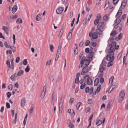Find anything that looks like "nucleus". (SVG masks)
I'll list each match as a JSON object with an SVG mask.
<instances>
[{"label": "nucleus", "mask_w": 128, "mask_h": 128, "mask_svg": "<svg viewBox=\"0 0 128 128\" xmlns=\"http://www.w3.org/2000/svg\"><path fill=\"white\" fill-rule=\"evenodd\" d=\"M114 52L112 51H109L108 54L106 56V60L108 61H113L114 59Z\"/></svg>", "instance_id": "obj_1"}, {"label": "nucleus", "mask_w": 128, "mask_h": 128, "mask_svg": "<svg viewBox=\"0 0 128 128\" xmlns=\"http://www.w3.org/2000/svg\"><path fill=\"white\" fill-rule=\"evenodd\" d=\"M111 42V44H110L108 45L110 47L109 48L110 50L114 52V47L116 44V42Z\"/></svg>", "instance_id": "obj_2"}, {"label": "nucleus", "mask_w": 128, "mask_h": 128, "mask_svg": "<svg viewBox=\"0 0 128 128\" xmlns=\"http://www.w3.org/2000/svg\"><path fill=\"white\" fill-rule=\"evenodd\" d=\"M125 93L124 91H121L119 97L118 102H121L123 100L125 96Z\"/></svg>", "instance_id": "obj_3"}, {"label": "nucleus", "mask_w": 128, "mask_h": 128, "mask_svg": "<svg viewBox=\"0 0 128 128\" xmlns=\"http://www.w3.org/2000/svg\"><path fill=\"white\" fill-rule=\"evenodd\" d=\"M90 69V67L88 66H86L83 68L82 71L81 73V74L83 75H84L85 74L88 72L89 70Z\"/></svg>", "instance_id": "obj_4"}, {"label": "nucleus", "mask_w": 128, "mask_h": 128, "mask_svg": "<svg viewBox=\"0 0 128 128\" xmlns=\"http://www.w3.org/2000/svg\"><path fill=\"white\" fill-rule=\"evenodd\" d=\"M89 36L90 37H92V38L93 39H96L98 37L96 33V32H94L93 33L92 32H91L89 34Z\"/></svg>", "instance_id": "obj_5"}, {"label": "nucleus", "mask_w": 128, "mask_h": 128, "mask_svg": "<svg viewBox=\"0 0 128 128\" xmlns=\"http://www.w3.org/2000/svg\"><path fill=\"white\" fill-rule=\"evenodd\" d=\"M104 22H99L97 26L98 28L101 30L103 29L104 27Z\"/></svg>", "instance_id": "obj_6"}, {"label": "nucleus", "mask_w": 128, "mask_h": 128, "mask_svg": "<svg viewBox=\"0 0 128 128\" xmlns=\"http://www.w3.org/2000/svg\"><path fill=\"white\" fill-rule=\"evenodd\" d=\"M64 9V8L63 7H60L56 10V12L58 14H60L62 12Z\"/></svg>", "instance_id": "obj_7"}, {"label": "nucleus", "mask_w": 128, "mask_h": 128, "mask_svg": "<svg viewBox=\"0 0 128 128\" xmlns=\"http://www.w3.org/2000/svg\"><path fill=\"white\" fill-rule=\"evenodd\" d=\"M87 84L89 85H91L92 82V78L91 77H90L88 78L87 80Z\"/></svg>", "instance_id": "obj_8"}, {"label": "nucleus", "mask_w": 128, "mask_h": 128, "mask_svg": "<svg viewBox=\"0 0 128 128\" xmlns=\"http://www.w3.org/2000/svg\"><path fill=\"white\" fill-rule=\"evenodd\" d=\"M62 45V42L59 44L58 46V49L57 52V54H60V53Z\"/></svg>", "instance_id": "obj_9"}, {"label": "nucleus", "mask_w": 128, "mask_h": 128, "mask_svg": "<svg viewBox=\"0 0 128 128\" xmlns=\"http://www.w3.org/2000/svg\"><path fill=\"white\" fill-rule=\"evenodd\" d=\"M114 84H113L109 89V91L108 92L109 93H110L116 87L115 85H114Z\"/></svg>", "instance_id": "obj_10"}, {"label": "nucleus", "mask_w": 128, "mask_h": 128, "mask_svg": "<svg viewBox=\"0 0 128 128\" xmlns=\"http://www.w3.org/2000/svg\"><path fill=\"white\" fill-rule=\"evenodd\" d=\"M18 9V7L16 5H14L12 10V12L14 14L17 10Z\"/></svg>", "instance_id": "obj_11"}, {"label": "nucleus", "mask_w": 128, "mask_h": 128, "mask_svg": "<svg viewBox=\"0 0 128 128\" xmlns=\"http://www.w3.org/2000/svg\"><path fill=\"white\" fill-rule=\"evenodd\" d=\"M122 19L120 17H118L116 20V25L118 24L121 22Z\"/></svg>", "instance_id": "obj_12"}, {"label": "nucleus", "mask_w": 128, "mask_h": 128, "mask_svg": "<svg viewBox=\"0 0 128 128\" xmlns=\"http://www.w3.org/2000/svg\"><path fill=\"white\" fill-rule=\"evenodd\" d=\"M126 1L125 0L122 1V2L121 8H124L126 6Z\"/></svg>", "instance_id": "obj_13"}, {"label": "nucleus", "mask_w": 128, "mask_h": 128, "mask_svg": "<svg viewBox=\"0 0 128 128\" xmlns=\"http://www.w3.org/2000/svg\"><path fill=\"white\" fill-rule=\"evenodd\" d=\"M96 124L97 126H99L102 123V120H100L99 118H98L96 120Z\"/></svg>", "instance_id": "obj_14"}, {"label": "nucleus", "mask_w": 128, "mask_h": 128, "mask_svg": "<svg viewBox=\"0 0 128 128\" xmlns=\"http://www.w3.org/2000/svg\"><path fill=\"white\" fill-rule=\"evenodd\" d=\"M92 60V59H91V60L89 59H86L84 63L85 64L86 66H88L90 62Z\"/></svg>", "instance_id": "obj_15"}, {"label": "nucleus", "mask_w": 128, "mask_h": 128, "mask_svg": "<svg viewBox=\"0 0 128 128\" xmlns=\"http://www.w3.org/2000/svg\"><path fill=\"white\" fill-rule=\"evenodd\" d=\"M99 82V80L98 78H96L94 81V86H97Z\"/></svg>", "instance_id": "obj_16"}, {"label": "nucleus", "mask_w": 128, "mask_h": 128, "mask_svg": "<svg viewBox=\"0 0 128 128\" xmlns=\"http://www.w3.org/2000/svg\"><path fill=\"white\" fill-rule=\"evenodd\" d=\"M24 72V71L23 70H20L18 72V76H22Z\"/></svg>", "instance_id": "obj_17"}, {"label": "nucleus", "mask_w": 128, "mask_h": 128, "mask_svg": "<svg viewBox=\"0 0 128 128\" xmlns=\"http://www.w3.org/2000/svg\"><path fill=\"white\" fill-rule=\"evenodd\" d=\"M94 55V53L93 52H90L88 54V58L90 60L92 59V58L93 57Z\"/></svg>", "instance_id": "obj_18"}, {"label": "nucleus", "mask_w": 128, "mask_h": 128, "mask_svg": "<svg viewBox=\"0 0 128 128\" xmlns=\"http://www.w3.org/2000/svg\"><path fill=\"white\" fill-rule=\"evenodd\" d=\"M26 103V101L25 100V98H22L21 101V105L22 106H24Z\"/></svg>", "instance_id": "obj_19"}, {"label": "nucleus", "mask_w": 128, "mask_h": 128, "mask_svg": "<svg viewBox=\"0 0 128 128\" xmlns=\"http://www.w3.org/2000/svg\"><path fill=\"white\" fill-rule=\"evenodd\" d=\"M99 28H97L96 30V34H98L99 35H100L102 34V30H100Z\"/></svg>", "instance_id": "obj_20"}, {"label": "nucleus", "mask_w": 128, "mask_h": 128, "mask_svg": "<svg viewBox=\"0 0 128 128\" xmlns=\"http://www.w3.org/2000/svg\"><path fill=\"white\" fill-rule=\"evenodd\" d=\"M122 11L121 10H119L118 12L116 15V16L120 17L121 15H122Z\"/></svg>", "instance_id": "obj_21"}, {"label": "nucleus", "mask_w": 128, "mask_h": 128, "mask_svg": "<svg viewBox=\"0 0 128 128\" xmlns=\"http://www.w3.org/2000/svg\"><path fill=\"white\" fill-rule=\"evenodd\" d=\"M105 70L104 68L102 66H100L99 68V71L101 72H103V71Z\"/></svg>", "instance_id": "obj_22"}, {"label": "nucleus", "mask_w": 128, "mask_h": 128, "mask_svg": "<svg viewBox=\"0 0 128 128\" xmlns=\"http://www.w3.org/2000/svg\"><path fill=\"white\" fill-rule=\"evenodd\" d=\"M106 2H108V4H107V3L105 5V6L104 8L105 10H106L108 8L109 3V0H106Z\"/></svg>", "instance_id": "obj_23"}, {"label": "nucleus", "mask_w": 128, "mask_h": 128, "mask_svg": "<svg viewBox=\"0 0 128 128\" xmlns=\"http://www.w3.org/2000/svg\"><path fill=\"white\" fill-rule=\"evenodd\" d=\"M122 33L120 34L117 37H116L115 38L116 40H117V39H118L119 40H120L122 38Z\"/></svg>", "instance_id": "obj_24"}, {"label": "nucleus", "mask_w": 128, "mask_h": 128, "mask_svg": "<svg viewBox=\"0 0 128 128\" xmlns=\"http://www.w3.org/2000/svg\"><path fill=\"white\" fill-rule=\"evenodd\" d=\"M113 64V61L110 60L108 62L107 64V66L108 67H110L112 66Z\"/></svg>", "instance_id": "obj_25"}, {"label": "nucleus", "mask_w": 128, "mask_h": 128, "mask_svg": "<svg viewBox=\"0 0 128 128\" xmlns=\"http://www.w3.org/2000/svg\"><path fill=\"white\" fill-rule=\"evenodd\" d=\"M63 32L64 29L62 28L60 31V33L58 35V37L59 38H61V37Z\"/></svg>", "instance_id": "obj_26"}, {"label": "nucleus", "mask_w": 128, "mask_h": 128, "mask_svg": "<svg viewBox=\"0 0 128 128\" xmlns=\"http://www.w3.org/2000/svg\"><path fill=\"white\" fill-rule=\"evenodd\" d=\"M116 31L114 30L112 32H111L110 35L112 36L113 37H114L116 36Z\"/></svg>", "instance_id": "obj_27"}, {"label": "nucleus", "mask_w": 128, "mask_h": 128, "mask_svg": "<svg viewBox=\"0 0 128 128\" xmlns=\"http://www.w3.org/2000/svg\"><path fill=\"white\" fill-rule=\"evenodd\" d=\"M114 78V77L113 76H112L110 78V79L109 80V83L110 84H112V83L113 80V79Z\"/></svg>", "instance_id": "obj_28"}, {"label": "nucleus", "mask_w": 128, "mask_h": 128, "mask_svg": "<svg viewBox=\"0 0 128 128\" xmlns=\"http://www.w3.org/2000/svg\"><path fill=\"white\" fill-rule=\"evenodd\" d=\"M101 88V85H99L98 86V87L97 88V89L96 90V92H97V93H98L100 91Z\"/></svg>", "instance_id": "obj_29"}, {"label": "nucleus", "mask_w": 128, "mask_h": 128, "mask_svg": "<svg viewBox=\"0 0 128 128\" xmlns=\"http://www.w3.org/2000/svg\"><path fill=\"white\" fill-rule=\"evenodd\" d=\"M40 14L37 15L36 16V20L37 21H39L40 20Z\"/></svg>", "instance_id": "obj_30"}, {"label": "nucleus", "mask_w": 128, "mask_h": 128, "mask_svg": "<svg viewBox=\"0 0 128 128\" xmlns=\"http://www.w3.org/2000/svg\"><path fill=\"white\" fill-rule=\"evenodd\" d=\"M108 15L107 14L105 15L103 17V19L105 20H108Z\"/></svg>", "instance_id": "obj_31"}, {"label": "nucleus", "mask_w": 128, "mask_h": 128, "mask_svg": "<svg viewBox=\"0 0 128 128\" xmlns=\"http://www.w3.org/2000/svg\"><path fill=\"white\" fill-rule=\"evenodd\" d=\"M51 61L52 59H50V60L48 61L46 63V66H50V65Z\"/></svg>", "instance_id": "obj_32"}, {"label": "nucleus", "mask_w": 128, "mask_h": 128, "mask_svg": "<svg viewBox=\"0 0 128 128\" xmlns=\"http://www.w3.org/2000/svg\"><path fill=\"white\" fill-rule=\"evenodd\" d=\"M6 64L7 65L9 69H10L11 67L10 66V64L9 60H7L6 62Z\"/></svg>", "instance_id": "obj_33"}, {"label": "nucleus", "mask_w": 128, "mask_h": 128, "mask_svg": "<svg viewBox=\"0 0 128 128\" xmlns=\"http://www.w3.org/2000/svg\"><path fill=\"white\" fill-rule=\"evenodd\" d=\"M50 48L51 52H53V49L54 48V47L53 45L52 44H50Z\"/></svg>", "instance_id": "obj_34"}, {"label": "nucleus", "mask_w": 128, "mask_h": 128, "mask_svg": "<svg viewBox=\"0 0 128 128\" xmlns=\"http://www.w3.org/2000/svg\"><path fill=\"white\" fill-rule=\"evenodd\" d=\"M46 94V92H42L40 95L41 98L43 99L44 97Z\"/></svg>", "instance_id": "obj_35"}, {"label": "nucleus", "mask_w": 128, "mask_h": 128, "mask_svg": "<svg viewBox=\"0 0 128 128\" xmlns=\"http://www.w3.org/2000/svg\"><path fill=\"white\" fill-rule=\"evenodd\" d=\"M12 50L13 52H15L16 51V48L14 46H10V47Z\"/></svg>", "instance_id": "obj_36"}, {"label": "nucleus", "mask_w": 128, "mask_h": 128, "mask_svg": "<svg viewBox=\"0 0 128 128\" xmlns=\"http://www.w3.org/2000/svg\"><path fill=\"white\" fill-rule=\"evenodd\" d=\"M85 91L86 93H88L90 94V88L88 87H86L85 88Z\"/></svg>", "instance_id": "obj_37"}, {"label": "nucleus", "mask_w": 128, "mask_h": 128, "mask_svg": "<svg viewBox=\"0 0 128 128\" xmlns=\"http://www.w3.org/2000/svg\"><path fill=\"white\" fill-rule=\"evenodd\" d=\"M30 70V68H29V66L28 65L26 68L25 69V70L26 72H28Z\"/></svg>", "instance_id": "obj_38"}, {"label": "nucleus", "mask_w": 128, "mask_h": 128, "mask_svg": "<svg viewBox=\"0 0 128 128\" xmlns=\"http://www.w3.org/2000/svg\"><path fill=\"white\" fill-rule=\"evenodd\" d=\"M2 28L5 32L8 31V28L5 26H3Z\"/></svg>", "instance_id": "obj_39"}, {"label": "nucleus", "mask_w": 128, "mask_h": 128, "mask_svg": "<svg viewBox=\"0 0 128 128\" xmlns=\"http://www.w3.org/2000/svg\"><path fill=\"white\" fill-rule=\"evenodd\" d=\"M86 84L85 83L84 84H82L80 86V89L81 90L83 89L85 86Z\"/></svg>", "instance_id": "obj_40"}, {"label": "nucleus", "mask_w": 128, "mask_h": 128, "mask_svg": "<svg viewBox=\"0 0 128 128\" xmlns=\"http://www.w3.org/2000/svg\"><path fill=\"white\" fill-rule=\"evenodd\" d=\"M14 60L13 59H12L11 61L12 64L11 68L12 70L14 68V64L13 62Z\"/></svg>", "instance_id": "obj_41"}, {"label": "nucleus", "mask_w": 128, "mask_h": 128, "mask_svg": "<svg viewBox=\"0 0 128 128\" xmlns=\"http://www.w3.org/2000/svg\"><path fill=\"white\" fill-rule=\"evenodd\" d=\"M78 47H76L75 49L74 50V53L75 55H76L78 53Z\"/></svg>", "instance_id": "obj_42"}, {"label": "nucleus", "mask_w": 128, "mask_h": 128, "mask_svg": "<svg viewBox=\"0 0 128 128\" xmlns=\"http://www.w3.org/2000/svg\"><path fill=\"white\" fill-rule=\"evenodd\" d=\"M28 63V62L26 59H24L23 61V64L24 65H26Z\"/></svg>", "instance_id": "obj_43"}, {"label": "nucleus", "mask_w": 128, "mask_h": 128, "mask_svg": "<svg viewBox=\"0 0 128 128\" xmlns=\"http://www.w3.org/2000/svg\"><path fill=\"white\" fill-rule=\"evenodd\" d=\"M4 44L6 48H9L10 46H8V43L6 42H5L4 43Z\"/></svg>", "instance_id": "obj_44"}, {"label": "nucleus", "mask_w": 128, "mask_h": 128, "mask_svg": "<svg viewBox=\"0 0 128 128\" xmlns=\"http://www.w3.org/2000/svg\"><path fill=\"white\" fill-rule=\"evenodd\" d=\"M91 44L94 47H95L96 45V43L95 42H91Z\"/></svg>", "instance_id": "obj_45"}, {"label": "nucleus", "mask_w": 128, "mask_h": 128, "mask_svg": "<svg viewBox=\"0 0 128 128\" xmlns=\"http://www.w3.org/2000/svg\"><path fill=\"white\" fill-rule=\"evenodd\" d=\"M90 43V41L89 40H87L85 42V44L86 46H88Z\"/></svg>", "instance_id": "obj_46"}, {"label": "nucleus", "mask_w": 128, "mask_h": 128, "mask_svg": "<svg viewBox=\"0 0 128 128\" xmlns=\"http://www.w3.org/2000/svg\"><path fill=\"white\" fill-rule=\"evenodd\" d=\"M79 80L78 77H76L75 80V82L76 83L78 84L79 83Z\"/></svg>", "instance_id": "obj_47"}, {"label": "nucleus", "mask_w": 128, "mask_h": 128, "mask_svg": "<svg viewBox=\"0 0 128 128\" xmlns=\"http://www.w3.org/2000/svg\"><path fill=\"white\" fill-rule=\"evenodd\" d=\"M7 96L8 98H9L11 95V94L10 92H8L6 93Z\"/></svg>", "instance_id": "obj_48"}, {"label": "nucleus", "mask_w": 128, "mask_h": 128, "mask_svg": "<svg viewBox=\"0 0 128 128\" xmlns=\"http://www.w3.org/2000/svg\"><path fill=\"white\" fill-rule=\"evenodd\" d=\"M18 22L20 23H22V20L20 18H19L17 20L16 22Z\"/></svg>", "instance_id": "obj_49"}, {"label": "nucleus", "mask_w": 128, "mask_h": 128, "mask_svg": "<svg viewBox=\"0 0 128 128\" xmlns=\"http://www.w3.org/2000/svg\"><path fill=\"white\" fill-rule=\"evenodd\" d=\"M74 100L73 98H71L69 101V102L70 104H72Z\"/></svg>", "instance_id": "obj_50"}, {"label": "nucleus", "mask_w": 128, "mask_h": 128, "mask_svg": "<svg viewBox=\"0 0 128 128\" xmlns=\"http://www.w3.org/2000/svg\"><path fill=\"white\" fill-rule=\"evenodd\" d=\"M87 18H84L83 21V24H86L87 22Z\"/></svg>", "instance_id": "obj_51"}, {"label": "nucleus", "mask_w": 128, "mask_h": 128, "mask_svg": "<svg viewBox=\"0 0 128 128\" xmlns=\"http://www.w3.org/2000/svg\"><path fill=\"white\" fill-rule=\"evenodd\" d=\"M12 88V84H9L8 86V89L10 90H11Z\"/></svg>", "instance_id": "obj_52"}, {"label": "nucleus", "mask_w": 128, "mask_h": 128, "mask_svg": "<svg viewBox=\"0 0 128 128\" xmlns=\"http://www.w3.org/2000/svg\"><path fill=\"white\" fill-rule=\"evenodd\" d=\"M13 43L14 44L16 42V38H15V36L14 34H13Z\"/></svg>", "instance_id": "obj_53"}, {"label": "nucleus", "mask_w": 128, "mask_h": 128, "mask_svg": "<svg viewBox=\"0 0 128 128\" xmlns=\"http://www.w3.org/2000/svg\"><path fill=\"white\" fill-rule=\"evenodd\" d=\"M119 0H113V3L115 4H116L118 2Z\"/></svg>", "instance_id": "obj_54"}, {"label": "nucleus", "mask_w": 128, "mask_h": 128, "mask_svg": "<svg viewBox=\"0 0 128 128\" xmlns=\"http://www.w3.org/2000/svg\"><path fill=\"white\" fill-rule=\"evenodd\" d=\"M99 20L98 19H96L95 20L94 22V24L95 25L97 24L99 22Z\"/></svg>", "instance_id": "obj_55"}, {"label": "nucleus", "mask_w": 128, "mask_h": 128, "mask_svg": "<svg viewBox=\"0 0 128 128\" xmlns=\"http://www.w3.org/2000/svg\"><path fill=\"white\" fill-rule=\"evenodd\" d=\"M90 51V49L89 48H86L85 50V52L86 53H89Z\"/></svg>", "instance_id": "obj_56"}, {"label": "nucleus", "mask_w": 128, "mask_h": 128, "mask_svg": "<svg viewBox=\"0 0 128 128\" xmlns=\"http://www.w3.org/2000/svg\"><path fill=\"white\" fill-rule=\"evenodd\" d=\"M6 107L7 108H10V104L8 102H7L6 103Z\"/></svg>", "instance_id": "obj_57"}, {"label": "nucleus", "mask_w": 128, "mask_h": 128, "mask_svg": "<svg viewBox=\"0 0 128 128\" xmlns=\"http://www.w3.org/2000/svg\"><path fill=\"white\" fill-rule=\"evenodd\" d=\"M82 104L81 102H79L77 103L76 104V107H80L81 105Z\"/></svg>", "instance_id": "obj_58"}, {"label": "nucleus", "mask_w": 128, "mask_h": 128, "mask_svg": "<svg viewBox=\"0 0 128 128\" xmlns=\"http://www.w3.org/2000/svg\"><path fill=\"white\" fill-rule=\"evenodd\" d=\"M20 58L19 57H18L16 58V63H18L20 60Z\"/></svg>", "instance_id": "obj_59"}, {"label": "nucleus", "mask_w": 128, "mask_h": 128, "mask_svg": "<svg viewBox=\"0 0 128 128\" xmlns=\"http://www.w3.org/2000/svg\"><path fill=\"white\" fill-rule=\"evenodd\" d=\"M59 112L61 114L62 112V106H59Z\"/></svg>", "instance_id": "obj_60"}, {"label": "nucleus", "mask_w": 128, "mask_h": 128, "mask_svg": "<svg viewBox=\"0 0 128 128\" xmlns=\"http://www.w3.org/2000/svg\"><path fill=\"white\" fill-rule=\"evenodd\" d=\"M121 55H122L121 54V53H120L118 54L117 57V59L118 60H119L121 56Z\"/></svg>", "instance_id": "obj_61"}, {"label": "nucleus", "mask_w": 128, "mask_h": 128, "mask_svg": "<svg viewBox=\"0 0 128 128\" xmlns=\"http://www.w3.org/2000/svg\"><path fill=\"white\" fill-rule=\"evenodd\" d=\"M114 99H112L111 100H110L109 103H108V104H109L110 105H111L112 103L113 102H114Z\"/></svg>", "instance_id": "obj_62"}, {"label": "nucleus", "mask_w": 128, "mask_h": 128, "mask_svg": "<svg viewBox=\"0 0 128 128\" xmlns=\"http://www.w3.org/2000/svg\"><path fill=\"white\" fill-rule=\"evenodd\" d=\"M93 88L92 87L90 88V94H91L93 92Z\"/></svg>", "instance_id": "obj_63"}, {"label": "nucleus", "mask_w": 128, "mask_h": 128, "mask_svg": "<svg viewBox=\"0 0 128 128\" xmlns=\"http://www.w3.org/2000/svg\"><path fill=\"white\" fill-rule=\"evenodd\" d=\"M104 82V79L103 78H100V82L101 83H102Z\"/></svg>", "instance_id": "obj_64"}]
</instances>
